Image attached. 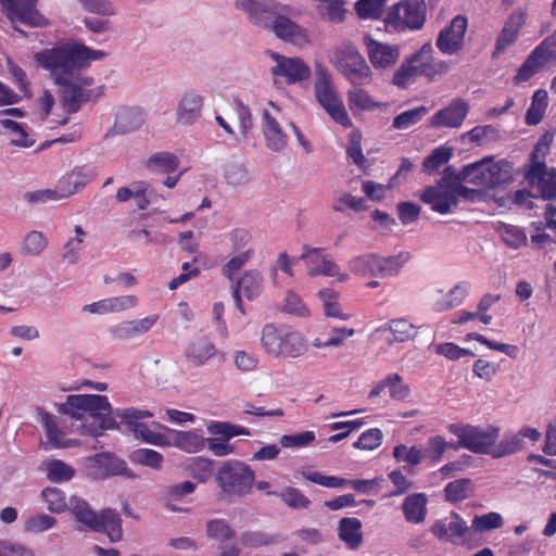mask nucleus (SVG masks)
I'll list each match as a JSON object with an SVG mask.
<instances>
[{"label": "nucleus", "mask_w": 556, "mask_h": 556, "mask_svg": "<svg viewBox=\"0 0 556 556\" xmlns=\"http://www.w3.org/2000/svg\"><path fill=\"white\" fill-rule=\"evenodd\" d=\"M267 494L280 497L286 505L295 509L306 508L311 504L309 500L300 490L294 488H287L280 493L267 491Z\"/></svg>", "instance_id": "obj_59"}, {"label": "nucleus", "mask_w": 556, "mask_h": 556, "mask_svg": "<svg viewBox=\"0 0 556 556\" xmlns=\"http://www.w3.org/2000/svg\"><path fill=\"white\" fill-rule=\"evenodd\" d=\"M520 28L521 12L515 11L506 21L505 26L496 40L495 52L498 53L513 43L518 38Z\"/></svg>", "instance_id": "obj_39"}, {"label": "nucleus", "mask_w": 556, "mask_h": 556, "mask_svg": "<svg viewBox=\"0 0 556 556\" xmlns=\"http://www.w3.org/2000/svg\"><path fill=\"white\" fill-rule=\"evenodd\" d=\"M215 481L225 497H244L253 489L255 472L241 460L228 459L217 468Z\"/></svg>", "instance_id": "obj_5"}, {"label": "nucleus", "mask_w": 556, "mask_h": 556, "mask_svg": "<svg viewBox=\"0 0 556 556\" xmlns=\"http://www.w3.org/2000/svg\"><path fill=\"white\" fill-rule=\"evenodd\" d=\"M468 293V286L466 282H459L452 288L446 294L445 299L435 303L437 311H447L458 306Z\"/></svg>", "instance_id": "obj_58"}, {"label": "nucleus", "mask_w": 556, "mask_h": 556, "mask_svg": "<svg viewBox=\"0 0 556 556\" xmlns=\"http://www.w3.org/2000/svg\"><path fill=\"white\" fill-rule=\"evenodd\" d=\"M315 81L314 94L320 106L331 116V118L344 126H352V121L345 110V106L338 96L332 84L331 75L328 68L320 62H315Z\"/></svg>", "instance_id": "obj_6"}, {"label": "nucleus", "mask_w": 556, "mask_h": 556, "mask_svg": "<svg viewBox=\"0 0 556 556\" xmlns=\"http://www.w3.org/2000/svg\"><path fill=\"white\" fill-rule=\"evenodd\" d=\"M420 200L424 203L431 205V210L440 214L450 213L451 208L458 204V201L453 193V190H450V187H427L422 191Z\"/></svg>", "instance_id": "obj_25"}, {"label": "nucleus", "mask_w": 556, "mask_h": 556, "mask_svg": "<svg viewBox=\"0 0 556 556\" xmlns=\"http://www.w3.org/2000/svg\"><path fill=\"white\" fill-rule=\"evenodd\" d=\"M513 163L506 160L494 162L493 156H485L480 161L465 165L458 172L457 182H468L484 188H494L513 181Z\"/></svg>", "instance_id": "obj_2"}, {"label": "nucleus", "mask_w": 556, "mask_h": 556, "mask_svg": "<svg viewBox=\"0 0 556 556\" xmlns=\"http://www.w3.org/2000/svg\"><path fill=\"white\" fill-rule=\"evenodd\" d=\"M59 414H67L75 419H84L80 425L83 433L91 437L102 435L105 430L118 428L115 417L121 418L129 432L136 439L146 443L168 446L170 441L165 434L155 432L142 422V419L151 418L153 414L148 409L134 407L112 409L104 395L99 394H72L66 396L64 403L56 405Z\"/></svg>", "instance_id": "obj_1"}, {"label": "nucleus", "mask_w": 556, "mask_h": 556, "mask_svg": "<svg viewBox=\"0 0 556 556\" xmlns=\"http://www.w3.org/2000/svg\"><path fill=\"white\" fill-rule=\"evenodd\" d=\"M364 43L367 48L368 59L376 70H387L393 67L401 56L399 45L381 42L369 35L364 37Z\"/></svg>", "instance_id": "obj_19"}, {"label": "nucleus", "mask_w": 556, "mask_h": 556, "mask_svg": "<svg viewBox=\"0 0 556 556\" xmlns=\"http://www.w3.org/2000/svg\"><path fill=\"white\" fill-rule=\"evenodd\" d=\"M75 476V469L61 459L47 464V478L55 483L67 482Z\"/></svg>", "instance_id": "obj_53"}, {"label": "nucleus", "mask_w": 556, "mask_h": 556, "mask_svg": "<svg viewBox=\"0 0 556 556\" xmlns=\"http://www.w3.org/2000/svg\"><path fill=\"white\" fill-rule=\"evenodd\" d=\"M157 319V315H151L141 319L123 321L113 327L111 333L116 340H131L148 332Z\"/></svg>", "instance_id": "obj_27"}, {"label": "nucleus", "mask_w": 556, "mask_h": 556, "mask_svg": "<svg viewBox=\"0 0 556 556\" xmlns=\"http://www.w3.org/2000/svg\"><path fill=\"white\" fill-rule=\"evenodd\" d=\"M146 122V114L140 108H124L118 111L114 124L117 134H128L139 129Z\"/></svg>", "instance_id": "obj_32"}, {"label": "nucleus", "mask_w": 556, "mask_h": 556, "mask_svg": "<svg viewBox=\"0 0 556 556\" xmlns=\"http://www.w3.org/2000/svg\"><path fill=\"white\" fill-rule=\"evenodd\" d=\"M548 105V94L544 89H539L534 92L530 108L526 113V123L535 126L542 122Z\"/></svg>", "instance_id": "obj_40"}, {"label": "nucleus", "mask_w": 556, "mask_h": 556, "mask_svg": "<svg viewBox=\"0 0 556 556\" xmlns=\"http://www.w3.org/2000/svg\"><path fill=\"white\" fill-rule=\"evenodd\" d=\"M418 75L433 78L434 76L446 72L447 63L432 56V52L424 54L420 61L416 63Z\"/></svg>", "instance_id": "obj_50"}, {"label": "nucleus", "mask_w": 556, "mask_h": 556, "mask_svg": "<svg viewBox=\"0 0 556 556\" xmlns=\"http://www.w3.org/2000/svg\"><path fill=\"white\" fill-rule=\"evenodd\" d=\"M556 63V33L547 36L523 62V81Z\"/></svg>", "instance_id": "obj_17"}, {"label": "nucleus", "mask_w": 556, "mask_h": 556, "mask_svg": "<svg viewBox=\"0 0 556 556\" xmlns=\"http://www.w3.org/2000/svg\"><path fill=\"white\" fill-rule=\"evenodd\" d=\"M93 177V170L85 166L75 168L71 174L63 176L56 185L60 199L68 198L81 190L92 180Z\"/></svg>", "instance_id": "obj_26"}, {"label": "nucleus", "mask_w": 556, "mask_h": 556, "mask_svg": "<svg viewBox=\"0 0 556 556\" xmlns=\"http://www.w3.org/2000/svg\"><path fill=\"white\" fill-rule=\"evenodd\" d=\"M41 52L46 53L45 61L50 66L59 65L67 70L74 68L77 72L87 67L91 60H101L106 55L102 50H93L76 42L60 43Z\"/></svg>", "instance_id": "obj_7"}, {"label": "nucleus", "mask_w": 556, "mask_h": 556, "mask_svg": "<svg viewBox=\"0 0 556 556\" xmlns=\"http://www.w3.org/2000/svg\"><path fill=\"white\" fill-rule=\"evenodd\" d=\"M216 354L215 344L205 337L191 341L185 350V358L193 367L206 365Z\"/></svg>", "instance_id": "obj_28"}, {"label": "nucleus", "mask_w": 556, "mask_h": 556, "mask_svg": "<svg viewBox=\"0 0 556 556\" xmlns=\"http://www.w3.org/2000/svg\"><path fill=\"white\" fill-rule=\"evenodd\" d=\"M362 521L355 517H344L338 523V536L351 549H357L363 543Z\"/></svg>", "instance_id": "obj_33"}, {"label": "nucleus", "mask_w": 556, "mask_h": 556, "mask_svg": "<svg viewBox=\"0 0 556 556\" xmlns=\"http://www.w3.org/2000/svg\"><path fill=\"white\" fill-rule=\"evenodd\" d=\"M88 475L93 480H105L110 477L122 476L137 479L138 476L128 468L126 460L111 452H101L87 458Z\"/></svg>", "instance_id": "obj_12"}, {"label": "nucleus", "mask_w": 556, "mask_h": 556, "mask_svg": "<svg viewBox=\"0 0 556 556\" xmlns=\"http://www.w3.org/2000/svg\"><path fill=\"white\" fill-rule=\"evenodd\" d=\"M34 58L40 67L50 72L54 83L61 87V101L67 113L73 114L78 112L81 104L90 100L91 91L83 88L81 85L77 83L76 70H67L59 65L50 66L49 63L45 61L46 53L41 51L35 53Z\"/></svg>", "instance_id": "obj_3"}, {"label": "nucleus", "mask_w": 556, "mask_h": 556, "mask_svg": "<svg viewBox=\"0 0 556 556\" xmlns=\"http://www.w3.org/2000/svg\"><path fill=\"white\" fill-rule=\"evenodd\" d=\"M386 0H358L355 3V11L361 18L378 20L383 14Z\"/></svg>", "instance_id": "obj_62"}, {"label": "nucleus", "mask_w": 556, "mask_h": 556, "mask_svg": "<svg viewBox=\"0 0 556 556\" xmlns=\"http://www.w3.org/2000/svg\"><path fill=\"white\" fill-rule=\"evenodd\" d=\"M179 166L178 157L169 152H156L147 161V167L150 170L169 174Z\"/></svg>", "instance_id": "obj_43"}, {"label": "nucleus", "mask_w": 556, "mask_h": 556, "mask_svg": "<svg viewBox=\"0 0 556 556\" xmlns=\"http://www.w3.org/2000/svg\"><path fill=\"white\" fill-rule=\"evenodd\" d=\"M188 469L192 478L205 483L214 472V462L204 457H194L189 460Z\"/></svg>", "instance_id": "obj_57"}, {"label": "nucleus", "mask_w": 556, "mask_h": 556, "mask_svg": "<svg viewBox=\"0 0 556 556\" xmlns=\"http://www.w3.org/2000/svg\"><path fill=\"white\" fill-rule=\"evenodd\" d=\"M467 29V18L463 15L455 16L438 36L437 47L444 54H455L463 46Z\"/></svg>", "instance_id": "obj_23"}, {"label": "nucleus", "mask_w": 556, "mask_h": 556, "mask_svg": "<svg viewBox=\"0 0 556 556\" xmlns=\"http://www.w3.org/2000/svg\"><path fill=\"white\" fill-rule=\"evenodd\" d=\"M97 517L99 527L91 529L92 531L105 533L111 542H118L122 540V518L115 509H102Z\"/></svg>", "instance_id": "obj_31"}, {"label": "nucleus", "mask_w": 556, "mask_h": 556, "mask_svg": "<svg viewBox=\"0 0 556 556\" xmlns=\"http://www.w3.org/2000/svg\"><path fill=\"white\" fill-rule=\"evenodd\" d=\"M429 112L425 105H420L396 115L392 123V128L397 130H406L419 123Z\"/></svg>", "instance_id": "obj_46"}, {"label": "nucleus", "mask_w": 556, "mask_h": 556, "mask_svg": "<svg viewBox=\"0 0 556 556\" xmlns=\"http://www.w3.org/2000/svg\"><path fill=\"white\" fill-rule=\"evenodd\" d=\"M470 106L462 98L453 99L448 105L432 115L429 126L431 128H458L463 125L469 113Z\"/></svg>", "instance_id": "obj_22"}, {"label": "nucleus", "mask_w": 556, "mask_h": 556, "mask_svg": "<svg viewBox=\"0 0 556 556\" xmlns=\"http://www.w3.org/2000/svg\"><path fill=\"white\" fill-rule=\"evenodd\" d=\"M463 140H468L477 146H483L498 138L497 129L492 125L476 126L462 136Z\"/></svg>", "instance_id": "obj_55"}, {"label": "nucleus", "mask_w": 556, "mask_h": 556, "mask_svg": "<svg viewBox=\"0 0 556 556\" xmlns=\"http://www.w3.org/2000/svg\"><path fill=\"white\" fill-rule=\"evenodd\" d=\"M267 31L273 33L277 38L296 47H305L311 42L306 28L280 13H277Z\"/></svg>", "instance_id": "obj_21"}, {"label": "nucleus", "mask_w": 556, "mask_h": 556, "mask_svg": "<svg viewBox=\"0 0 556 556\" xmlns=\"http://www.w3.org/2000/svg\"><path fill=\"white\" fill-rule=\"evenodd\" d=\"M306 349L305 340L299 332H285L279 356L296 358L303 355Z\"/></svg>", "instance_id": "obj_42"}, {"label": "nucleus", "mask_w": 556, "mask_h": 556, "mask_svg": "<svg viewBox=\"0 0 556 556\" xmlns=\"http://www.w3.org/2000/svg\"><path fill=\"white\" fill-rule=\"evenodd\" d=\"M129 459L134 464L159 470L163 466L164 457L161 453L150 448H137L129 454Z\"/></svg>", "instance_id": "obj_47"}, {"label": "nucleus", "mask_w": 556, "mask_h": 556, "mask_svg": "<svg viewBox=\"0 0 556 556\" xmlns=\"http://www.w3.org/2000/svg\"><path fill=\"white\" fill-rule=\"evenodd\" d=\"M431 532L439 540H444L455 545L471 540V528L454 511L451 514V521L437 520L431 527Z\"/></svg>", "instance_id": "obj_20"}, {"label": "nucleus", "mask_w": 556, "mask_h": 556, "mask_svg": "<svg viewBox=\"0 0 556 556\" xmlns=\"http://www.w3.org/2000/svg\"><path fill=\"white\" fill-rule=\"evenodd\" d=\"M233 7L245 14L252 26L267 30L278 13L279 4L269 0H233Z\"/></svg>", "instance_id": "obj_15"}, {"label": "nucleus", "mask_w": 556, "mask_h": 556, "mask_svg": "<svg viewBox=\"0 0 556 556\" xmlns=\"http://www.w3.org/2000/svg\"><path fill=\"white\" fill-rule=\"evenodd\" d=\"M67 510H70L75 519L86 526L89 529H96L99 527L98 523V514L94 511L89 503L84 500L83 497L73 495L68 500V507Z\"/></svg>", "instance_id": "obj_36"}, {"label": "nucleus", "mask_w": 556, "mask_h": 556, "mask_svg": "<svg viewBox=\"0 0 556 556\" xmlns=\"http://www.w3.org/2000/svg\"><path fill=\"white\" fill-rule=\"evenodd\" d=\"M225 180L230 186L245 185L250 180V173L244 164L230 162L225 167Z\"/></svg>", "instance_id": "obj_60"}, {"label": "nucleus", "mask_w": 556, "mask_h": 556, "mask_svg": "<svg viewBox=\"0 0 556 556\" xmlns=\"http://www.w3.org/2000/svg\"><path fill=\"white\" fill-rule=\"evenodd\" d=\"M402 254L382 257L376 253H367L354 256L349 262L350 270L357 276L366 277H393L399 274L403 262Z\"/></svg>", "instance_id": "obj_10"}, {"label": "nucleus", "mask_w": 556, "mask_h": 556, "mask_svg": "<svg viewBox=\"0 0 556 556\" xmlns=\"http://www.w3.org/2000/svg\"><path fill=\"white\" fill-rule=\"evenodd\" d=\"M346 154L358 168H365L367 160L363 154L362 134L359 131L355 130L350 134Z\"/></svg>", "instance_id": "obj_64"}, {"label": "nucleus", "mask_w": 556, "mask_h": 556, "mask_svg": "<svg viewBox=\"0 0 556 556\" xmlns=\"http://www.w3.org/2000/svg\"><path fill=\"white\" fill-rule=\"evenodd\" d=\"M471 481L469 479L454 480L445 485V497L448 502H459L470 495Z\"/></svg>", "instance_id": "obj_63"}, {"label": "nucleus", "mask_w": 556, "mask_h": 556, "mask_svg": "<svg viewBox=\"0 0 556 556\" xmlns=\"http://www.w3.org/2000/svg\"><path fill=\"white\" fill-rule=\"evenodd\" d=\"M263 281V275L257 269H249L239 279L232 281V287L237 288L248 300L252 301L262 293Z\"/></svg>", "instance_id": "obj_35"}, {"label": "nucleus", "mask_w": 556, "mask_h": 556, "mask_svg": "<svg viewBox=\"0 0 556 556\" xmlns=\"http://www.w3.org/2000/svg\"><path fill=\"white\" fill-rule=\"evenodd\" d=\"M48 245L47 237L37 230L28 232L22 243V252L28 256H38Z\"/></svg>", "instance_id": "obj_56"}, {"label": "nucleus", "mask_w": 556, "mask_h": 556, "mask_svg": "<svg viewBox=\"0 0 556 556\" xmlns=\"http://www.w3.org/2000/svg\"><path fill=\"white\" fill-rule=\"evenodd\" d=\"M429 52H433V48L431 42H426L417 52L413 53L408 59H406L395 71L393 74L392 84L399 88H405L409 79L418 75L416 63L420 61L424 54H429Z\"/></svg>", "instance_id": "obj_29"}, {"label": "nucleus", "mask_w": 556, "mask_h": 556, "mask_svg": "<svg viewBox=\"0 0 556 556\" xmlns=\"http://www.w3.org/2000/svg\"><path fill=\"white\" fill-rule=\"evenodd\" d=\"M428 498L425 493H414L405 497L402 510L407 522L420 523L427 515Z\"/></svg>", "instance_id": "obj_34"}, {"label": "nucleus", "mask_w": 556, "mask_h": 556, "mask_svg": "<svg viewBox=\"0 0 556 556\" xmlns=\"http://www.w3.org/2000/svg\"><path fill=\"white\" fill-rule=\"evenodd\" d=\"M453 156V148L440 146L435 148L429 156L424 160L422 170L426 174H433L442 165L446 164Z\"/></svg>", "instance_id": "obj_45"}, {"label": "nucleus", "mask_w": 556, "mask_h": 556, "mask_svg": "<svg viewBox=\"0 0 556 556\" xmlns=\"http://www.w3.org/2000/svg\"><path fill=\"white\" fill-rule=\"evenodd\" d=\"M503 526V518L498 513H488L483 515H477L471 521V538L476 533L488 532Z\"/></svg>", "instance_id": "obj_48"}, {"label": "nucleus", "mask_w": 556, "mask_h": 556, "mask_svg": "<svg viewBox=\"0 0 556 556\" xmlns=\"http://www.w3.org/2000/svg\"><path fill=\"white\" fill-rule=\"evenodd\" d=\"M204 101V96L198 90L189 89L184 91L175 109L177 124L192 126L198 123L202 116Z\"/></svg>", "instance_id": "obj_18"}, {"label": "nucleus", "mask_w": 556, "mask_h": 556, "mask_svg": "<svg viewBox=\"0 0 556 556\" xmlns=\"http://www.w3.org/2000/svg\"><path fill=\"white\" fill-rule=\"evenodd\" d=\"M426 3L424 0L401 1L387 12L383 23L388 33H402L406 29L419 30L426 22Z\"/></svg>", "instance_id": "obj_8"}, {"label": "nucleus", "mask_w": 556, "mask_h": 556, "mask_svg": "<svg viewBox=\"0 0 556 556\" xmlns=\"http://www.w3.org/2000/svg\"><path fill=\"white\" fill-rule=\"evenodd\" d=\"M303 253L300 260L306 261L307 274L314 276L336 277L339 274V266L330 258L323 255V249L302 247Z\"/></svg>", "instance_id": "obj_24"}, {"label": "nucleus", "mask_w": 556, "mask_h": 556, "mask_svg": "<svg viewBox=\"0 0 556 556\" xmlns=\"http://www.w3.org/2000/svg\"><path fill=\"white\" fill-rule=\"evenodd\" d=\"M329 61L353 87L367 86L372 81L370 66L358 49L349 41L334 47Z\"/></svg>", "instance_id": "obj_4"}, {"label": "nucleus", "mask_w": 556, "mask_h": 556, "mask_svg": "<svg viewBox=\"0 0 556 556\" xmlns=\"http://www.w3.org/2000/svg\"><path fill=\"white\" fill-rule=\"evenodd\" d=\"M263 134L269 150L280 152L287 147V135L282 131L277 119L267 110L263 112Z\"/></svg>", "instance_id": "obj_30"}, {"label": "nucleus", "mask_w": 556, "mask_h": 556, "mask_svg": "<svg viewBox=\"0 0 556 556\" xmlns=\"http://www.w3.org/2000/svg\"><path fill=\"white\" fill-rule=\"evenodd\" d=\"M392 455L397 463H406L409 467H415L421 463L419 445L408 447L405 444H399L393 448Z\"/></svg>", "instance_id": "obj_61"}, {"label": "nucleus", "mask_w": 556, "mask_h": 556, "mask_svg": "<svg viewBox=\"0 0 556 556\" xmlns=\"http://www.w3.org/2000/svg\"><path fill=\"white\" fill-rule=\"evenodd\" d=\"M447 445L448 443L440 435L430 438L426 445H419L421 462L426 459L431 463L439 462L445 453Z\"/></svg>", "instance_id": "obj_52"}, {"label": "nucleus", "mask_w": 556, "mask_h": 556, "mask_svg": "<svg viewBox=\"0 0 556 556\" xmlns=\"http://www.w3.org/2000/svg\"><path fill=\"white\" fill-rule=\"evenodd\" d=\"M37 415L46 431L47 441L41 443L42 448L46 451L51 448H66L73 446L75 441L71 439H65L67 431H77L84 434L80 428V425L85 422L84 419L73 418V420L80 422L75 428L73 424L71 428L67 429L65 420L58 419L56 416L48 413L41 407L37 408ZM65 415L67 416V414ZM68 417L72 419L70 415ZM86 434L89 435L88 433Z\"/></svg>", "instance_id": "obj_11"}, {"label": "nucleus", "mask_w": 556, "mask_h": 556, "mask_svg": "<svg viewBox=\"0 0 556 556\" xmlns=\"http://www.w3.org/2000/svg\"><path fill=\"white\" fill-rule=\"evenodd\" d=\"M448 431L458 438V445L476 454H490L498 439L500 430L494 426L451 424Z\"/></svg>", "instance_id": "obj_9"}, {"label": "nucleus", "mask_w": 556, "mask_h": 556, "mask_svg": "<svg viewBox=\"0 0 556 556\" xmlns=\"http://www.w3.org/2000/svg\"><path fill=\"white\" fill-rule=\"evenodd\" d=\"M323 4L317 7L318 14L332 23H342L345 18L346 10L341 0H323Z\"/></svg>", "instance_id": "obj_54"}, {"label": "nucleus", "mask_w": 556, "mask_h": 556, "mask_svg": "<svg viewBox=\"0 0 556 556\" xmlns=\"http://www.w3.org/2000/svg\"><path fill=\"white\" fill-rule=\"evenodd\" d=\"M348 103L354 114L362 111H371L381 106V103L376 102L369 93L361 87H353V89L348 91Z\"/></svg>", "instance_id": "obj_41"}, {"label": "nucleus", "mask_w": 556, "mask_h": 556, "mask_svg": "<svg viewBox=\"0 0 556 556\" xmlns=\"http://www.w3.org/2000/svg\"><path fill=\"white\" fill-rule=\"evenodd\" d=\"M41 497L47 504V509L53 514H61L67 510L68 501L65 494L58 488H46L41 491Z\"/></svg>", "instance_id": "obj_51"}, {"label": "nucleus", "mask_w": 556, "mask_h": 556, "mask_svg": "<svg viewBox=\"0 0 556 556\" xmlns=\"http://www.w3.org/2000/svg\"><path fill=\"white\" fill-rule=\"evenodd\" d=\"M523 179L530 187L529 195L547 201L556 199V168L542 163L528 165Z\"/></svg>", "instance_id": "obj_13"}, {"label": "nucleus", "mask_w": 556, "mask_h": 556, "mask_svg": "<svg viewBox=\"0 0 556 556\" xmlns=\"http://www.w3.org/2000/svg\"><path fill=\"white\" fill-rule=\"evenodd\" d=\"M555 138V131L546 130L536 141L529 156V165L546 164V156Z\"/></svg>", "instance_id": "obj_49"}, {"label": "nucleus", "mask_w": 556, "mask_h": 556, "mask_svg": "<svg viewBox=\"0 0 556 556\" xmlns=\"http://www.w3.org/2000/svg\"><path fill=\"white\" fill-rule=\"evenodd\" d=\"M285 332L278 330L273 324H267L262 330L261 343L265 351L278 357Z\"/></svg>", "instance_id": "obj_44"}, {"label": "nucleus", "mask_w": 556, "mask_h": 556, "mask_svg": "<svg viewBox=\"0 0 556 556\" xmlns=\"http://www.w3.org/2000/svg\"><path fill=\"white\" fill-rule=\"evenodd\" d=\"M275 62L269 72L273 76L282 77L287 85H294L308 80L312 74L309 66L298 56L289 58L274 51H267Z\"/></svg>", "instance_id": "obj_14"}, {"label": "nucleus", "mask_w": 556, "mask_h": 556, "mask_svg": "<svg viewBox=\"0 0 556 556\" xmlns=\"http://www.w3.org/2000/svg\"><path fill=\"white\" fill-rule=\"evenodd\" d=\"M7 17L30 27H43L48 20L37 10V0H0Z\"/></svg>", "instance_id": "obj_16"}, {"label": "nucleus", "mask_w": 556, "mask_h": 556, "mask_svg": "<svg viewBox=\"0 0 556 556\" xmlns=\"http://www.w3.org/2000/svg\"><path fill=\"white\" fill-rule=\"evenodd\" d=\"M377 331L390 332L393 337L386 338L389 343L406 342L414 337V325L404 318L392 319L390 323L379 327Z\"/></svg>", "instance_id": "obj_38"}, {"label": "nucleus", "mask_w": 556, "mask_h": 556, "mask_svg": "<svg viewBox=\"0 0 556 556\" xmlns=\"http://www.w3.org/2000/svg\"><path fill=\"white\" fill-rule=\"evenodd\" d=\"M165 429V427H163ZM173 434V445L187 453H197L205 445V439L195 431L167 429Z\"/></svg>", "instance_id": "obj_37"}]
</instances>
